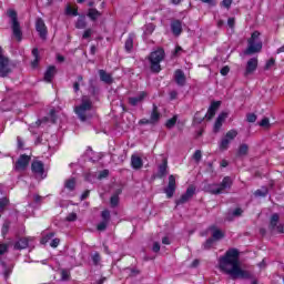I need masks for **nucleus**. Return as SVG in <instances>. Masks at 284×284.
Wrapping results in <instances>:
<instances>
[{"label": "nucleus", "instance_id": "1", "mask_svg": "<svg viewBox=\"0 0 284 284\" xmlns=\"http://www.w3.org/2000/svg\"><path fill=\"white\" fill-rule=\"evenodd\" d=\"M219 270L223 274L230 276L233 281L236 278H251V274L241 267V260H239V251L231 248L219 258Z\"/></svg>", "mask_w": 284, "mask_h": 284}, {"label": "nucleus", "instance_id": "2", "mask_svg": "<svg viewBox=\"0 0 284 284\" xmlns=\"http://www.w3.org/2000/svg\"><path fill=\"white\" fill-rule=\"evenodd\" d=\"M74 112L80 121H90L94 116V110L92 109V100L87 95H83L81 103L74 108Z\"/></svg>", "mask_w": 284, "mask_h": 284}, {"label": "nucleus", "instance_id": "3", "mask_svg": "<svg viewBox=\"0 0 284 284\" xmlns=\"http://www.w3.org/2000/svg\"><path fill=\"white\" fill-rule=\"evenodd\" d=\"M232 187V179L226 176L222 180L220 184H209L205 186V192L209 194H223L224 190H230Z\"/></svg>", "mask_w": 284, "mask_h": 284}, {"label": "nucleus", "instance_id": "4", "mask_svg": "<svg viewBox=\"0 0 284 284\" xmlns=\"http://www.w3.org/2000/svg\"><path fill=\"white\" fill-rule=\"evenodd\" d=\"M258 37H261V32L254 31L248 39V47L245 50V54H256V52H261L263 50V42L258 40Z\"/></svg>", "mask_w": 284, "mask_h": 284}, {"label": "nucleus", "instance_id": "5", "mask_svg": "<svg viewBox=\"0 0 284 284\" xmlns=\"http://www.w3.org/2000/svg\"><path fill=\"white\" fill-rule=\"evenodd\" d=\"M150 63L152 72H161V61L165 59V51L158 49L150 54Z\"/></svg>", "mask_w": 284, "mask_h": 284}, {"label": "nucleus", "instance_id": "6", "mask_svg": "<svg viewBox=\"0 0 284 284\" xmlns=\"http://www.w3.org/2000/svg\"><path fill=\"white\" fill-rule=\"evenodd\" d=\"M239 136V131L236 129H232L225 133V135L222 138L219 148L222 152H225V150L230 149V143L234 141Z\"/></svg>", "mask_w": 284, "mask_h": 284}, {"label": "nucleus", "instance_id": "7", "mask_svg": "<svg viewBox=\"0 0 284 284\" xmlns=\"http://www.w3.org/2000/svg\"><path fill=\"white\" fill-rule=\"evenodd\" d=\"M278 214H273L271 216L268 230L272 234H284V224L278 223Z\"/></svg>", "mask_w": 284, "mask_h": 284}, {"label": "nucleus", "instance_id": "8", "mask_svg": "<svg viewBox=\"0 0 284 284\" xmlns=\"http://www.w3.org/2000/svg\"><path fill=\"white\" fill-rule=\"evenodd\" d=\"M195 193H196V187L189 186L186 189V192L184 194H182L179 200H176V202H175L176 205H183V204L187 203V201H190L192 199V196H194Z\"/></svg>", "mask_w": 284, "mask_h": 284}, {"label": "nucleus", "instance_id": "9", "mask_svg": "<svg viewBox=\"0 0 284 284\" xmlns=\"http://www.w3.org/2000/svg\"><path fill=\"white\" fill-rule=\"evenodd\" d=\"M174 192H176V178H174V175H170L169 184L164 189V193L166 194L168 199H172L174 196Z\"/></svg>", "mask_w": 284, "mask_h": 284}, {"label": "nucleus", "instance_id": "10", "mask_svg": "<svg viewBox=\"0 0 284 284\" xmlns=\"http://www.w3.org/2000/svg\"><path fill=\"white\" fill-rule=\"evenodd\" d=\"M31 170H32L33 174H36L37 176H40V179H45V176H43V174L45 173L43 162L33 161L31 164Z\"/></svg>", "mask_w": 284, "mask_h": 284}, {"label": "nucleus", "instance_id": "11", "mask_svg": "<svg viewBox=\"0 0 284 284\" xmlns=\"http://www.w3.org/2000/svg\"><path fill=\"white\" fill-rule=\"evenodd\" d=\"M257 68H258V59L257 58L250 59L246 63L244 77H250V74H254Z\"/></svg>", "mask_w": 284, "mask_h": 284}, {"label": "nucleus", "instance_id": "12", "mask_svg": "<svg viewBox=\"0 0 284 284\" xmlns=\"http://www.w3.org/2000/svg\"><path fill=\"white\" fill-rule=\"evenodd\" d=\"M28 165H30V156L22 154L20 155L19 160L16 163V170L17 172H23V170H26V168H28Z\"/></svg>", "mask_w": 284, "mask_h": 284}, {"label": "nucleus", "instance_id": "13", "mask_svg": "<svg viewBox=\"0 0 284 284\" xmlns=\"http://www.w3.org/2000/svg\"><path fill=\"white\" fill-rule=\"evenodd\" d=\"M36 30L39 33L41 39H45L48 37V27H45V22L43 19L38 18L36 21Z\"/></svg>", "mask_w": 284, "mask_h": 284}, {"label": "nucleus", "instance_id": "14", "mask_svg": "<svg viewBox=\"0 0 284 284\" xmlns=\"http://www.w3.org/2000/svg\"><path fill=\"white\" fill-rule=\"evenodd\" d=\"M10 72H12V69H10V60H8V58L0 59V77L6 78Z\"/></svg>", "mask_w": 284, "mask_h": 284}, {"label": "nucleus", "instance_id": "15", "mask_svg": "<svg viewBox=\"0 0 284 284\" xmlns=\"http://www.w3.org/2000/svg\"><path fill=\"white\" fill-rule=\"evenodd\" d=\"M148 97V92L142 91L138 94V97L129 98L130 105H139V103H143L145 101V98Z\"/></svg>", "mask_w": 284, "mask_h": 284}, {"label": "nucleus", "instance_id": "16", "mask_svg": "<svg viewBox=\"0 0 284 284\" xmlns=\"http://www.w3.org/2000/svg\"><path fill=\"white\" fill-rule=\"evenodd\" d=\"M225 119H227V113L222 112L219 114L214 123L213 132H220L221 128H223V123H225Z\"/></svg>", "mask_w": 284, "mask_h": 284}, {"label": "nucleus", "instance_id": "17", "mask_svg": "<svg viewBox=\"0 0 284 284\" xmlns=\"http://www.w3.org/2000/svg\"><path fill=\"white\" fill-rule=\"evenodd\" d=\"M171 31L174 37H181V32H183V23L180 20H173L171 22Z\"/></svg>", "mask_w": 284, "mask_h": 284}, {"label": "nucleus", "instance_id": "18", "mask_svg": "<svg viewBox=\"0 0 284 284\" xmlns=\"http://www.w3.org/2000/svg\"><path fill=\"white\" fill-rule=\"evenodd\" d=\"M221 108V101L212 102L207 112H206V118L210 120L214 119V115L216 114V110Z\"/></svg>", "mask_w": 284, "mask_h": 284}, {"label": "nucleus", "instance_id": "19", "mask_svg": "<svg viewBox=\"0 0 284 284\" xmlns=\"http://www.w3.org/2000/svg\"><path fill=\"white\" fill-rule=\"evenodd\" d=\"M131 168L133 170H141L143 168V160L139 155L133 154L131 156Z\"/></svg>", "mask_w": 284, "mask_h": 284}, {"label": "nucleus", "instance_id": "20", "mask_svg": "<svg viewBox=\"0 0 284 284\" xmlns=\"http://www.w3.org/2000/svg\"><path fill=\"white\" fill-rule=\"evenodd\" d=\"M159 119H161V113H159V109L156 108V105H153V110H152L151 116L149 119L151 125L159 123Z\"/></svg>", "mask_w": 284, "mask_h": 284}, {"label": "nucleus", "instance_id": "21", "mask_svg": "<svg viewBox=\"0 0 284 284\" xmlns=\"http://www.w3.org/2000/svg\"><path fill=\"white\" fill-rule=\"evenodd\" d=\"M175 82L178 83V85H185V73H183L182 70H176L175 71V75H174Z\"/></svg>", "mask_w": 284, "mask_h": 284}, {"label": "nucleus", "instance_id": "22", "mask_svg": "<svg viewBox=\"0 0 284 284\" xmlns=\"http://www.w3.org/2000/svg\"><path fill=\"white\" fill-rule=\"evenodd\" d=\"M54 74H57V68L49 67L44 73V81H47V83H50L52 79H54Z\"/></svg>", "mask_w": 284, "mask_h": 284}, {"label": "nucleus", "instance_id": "23", "mask_svg": "<svg viewBox=\"0 0 284 284\" xmlns=\"http://www.w3.org/2000/svg\"><path fill=\"white\" fill-rule=\"evenodd\" d=\"M12 32L18 41H21L23 33L21 32V26L19 22L12 23Z\"/></svg>", "mask_w": 284, "mask_h": 284}, {"label": "nucleus", "instance_id": "24", "mask_svg": "<svg viewBox=\"0 0 284 284\" xmlns=\"http://www.w3.org/2000/svg\"><path fill=\"white\" fill-rule=\"evenodd\" d=\"M134 33H130L128 39L125 40L124 48L126 52H132V48H134Z\"/></svg>", "mask_w": 284, "mask_h": 284}, {"label": "nucleus", "instance_id": "25", "mask_svg": "<svg viewBox=\"0 0 284 284\" xmlns=\"http://www.w3.org/2000/svg\"><path fill=\"white\" fill-rule=\"evenodd\" d=\"M99 75H100L101 81H103V83L110 84L114 81L112 79V75L110 73L105 72L104 70H100Z\"/></svg>", "mask_w": 284, "mask_h": 284}, {"label": "nucleus", "instance_id": "26", "mask_svg": "<svg viewBox=\"0 0 284 284\" xmlns=\"http://www.w3.org/2000/svg\"><path fill=\"white\" fill-rule=\"evenodd\" d=\"M211 230L213 231L212 233L213 241H221V239L225 236V234H223L221 230L216 229V226L211 227Z\"/></svg>", "mask_w": 284, "mask_h": 284}, {"label": "nucleus", "instance_id": "27", "mask_svg": "<svg viewBox=\"0 0 284 284\" xmlns=\"http://www.w3.org/2000/svg\"><path fill=\"white\" fill-rule=\"evenodd\" d=\"M87 16L89 17V19H91V21H97V19L101 17V12L97 9H89Z\"/></svg>", "mask_w": 284, "mask_h": 284}, {"label": "nucleus", "instance_id": "28", "mask_svg": "<svg viewBox=\"0 0 284 284\" xmlns=\"http://www.w3.org/2000/svg\"><path fill=\"white\" fill-rule=\"evenodd\" d=\"M250 152V146L247 144H241L237 150V156H247Z\"/></svg>", "mask_w": 284, "mask_h": 284}, {"label": "nucleus", "instance_id": "29", "mask_svg": "<svg viewBox=\"0 0 284 284\" xmlns=\"http://www.w3.org/2000/svg\"><path fill=\"white\" fill-rule=\"evenodd\" d=\"M168 174V160H164V162L159 166L158 176L162 178Z\"/></svg>", "mask_w": 284, "mask_h": 284}, {"label": "nucleus", "instance_id": "30", "mask_svg": "<svg viewBox=\"0 0 284 284\" xmlns=\"http://www.w3.org/2000/svg\"><path fill=\"white\" fill-rule=\"evenodd\" d=\"M26 247H28V239H20L14 245L16 250H26Z\"/></svg>", "mask_w": 284, "mask_h": 284}, {"label": "nucleus", "instance_id": "31", "mask_svg": "<svg viewBox=\"0 0 284 284\" xmlns=\"http://www.w3.org/2000/svg\"><path fill=\"white\" fill-rule=\"evenodd\" d=\"M176 121H179V116L174 115L173 118L169 119L165 123L166 128L169 130H172V128H174V125H176Z\"/></svg>", "mask_w": 284, "mask_h": 284}, {"label": "nucleus", "instance_id": "32", "mask_svg": "<svg viewBox=\"0 0 284 284\" xmlns=\"http://www.w3.org/2000/svg\"><path fill=\"white\" fill-rule=\"evenodd\" d=\"M64 185H65L67 190H70L72 192V190H74V187H77V180H74L73 178L69 179V180H67Z\"/></svg>", "mask_w": 284, "mask_h": 284}, {"label": "nucleus", "instance_id": "33", "mask_svg": "<svg viewBox=\"0 0 284 284\" xmlns=\"http://www.w3.org/2000/svg\"><path fill=\"white\" fill-rule=\"evenodd\" d=\"M32 55L34 57V60L32 61V68H37V65H39V49L34 48L32 50Z\"/></svg>", "mask_w": 284, "mask_h": 284}, {"label": "nucleus", "instance_id": "34", "mask_svg": "<svg viewBox=\"0 0 284 284\" xmlns=\"http://www.w3.org/2000/svg\"><path fill=\"white\" fill-rule=\"evenodd\" d=\"M80 85H83V75L78 77V81L73 83V90L74 92H79Z\"/></svg>", "mask_w": 284, "mask_h": 284}, {"label": "nucleus", "instance_id": "35", "mask_svg": "<svg viewBox=\"0 0 284 284\" xmlns=\"http://www.w3.org/2000/svg\"><path fill=\"white\" fill-rule=\"evenodd\" d=\"M87 26L88 23L85 22V18H79L75 23V28H78V30H83Z\"/></svg>", "mask_w": 284, "mask_h": 284}, {"label": "nucleus", "instance_id": "36", "mask_svg": "<svg viewBox=\"0 0 284 284\" xmlns=\"http://www.w3.org/2000/svg\"><path fill=\"white\" fill-rule=\"evenodd\" d=\"M260 128H264L265 130H270L272 124L270 123V118H264L262 121L258 123Z\"/></svg>", "mask_w": 284, "mask_h": 284}, {"label": "nucleus", "instance_id": "37", "mask_svg": "<svg viewBox=\"0 0 284 284\" xmlns=\"http://www.w3.org/2000/svg\"><path fill=\"white\" fill-rule=\"evenodd\" d=\"M10 201L8 199H0V212H3V210H6V207H8Z\"/></svg>", "mask_w": 284, "mask_h": 284}, {"label": "nucleus", "instance_id": "38", "mask_svg": "<svg viewBox=\"0 0 284 284\" xmlns=\"http://www.w3.org/2000/svg\"><path fill=\"white\" fill-rule=\"evenodd\" d=\"M108 223H109V222H105V221L100 222V223L97 225V230H98L99 232H105V230H108Z\"/></svg>", "mask_w": 284, "mask_h": 284}, {"label": "nucleus", "instance_id": "39", "mask_svg": "<svg viewBox=\"0 0 284 284\" xmlns=\"http://www.w3.org/2000/svg\"><path fill=\"white\" fill-rule=\"evenodd\" d=\"M8 17L12 20V23H19V20H17V11L16 10H9Z\"/></svg>", "mask_w": 284, "mask_h": 284}, {"label": "nucleus", "instance_id": "40", "mask_svg": "<svg viewBox=\"0 0 284 284\" xmlns=\"http://www.w3.org/2000/svg\"><path fill=\"white\" fill-rule=\"evenodd\" d=\"M101 216L104 222L110 223V211L108 210L102 211Z\"/></svg>", "mask_w": 284, "mask_h": 284}, {"label": "nucleus", "instance_id": "41", "mask_svg": "<svg viewBox=\"0 0 284 284\" xmlns=\"http://www.w3.org/2000/svg\"><path fill=\"white\" fill-rule=\"evenodd\" d=\"M110 203H111L112 207H116V205H119V195L118 194L112 195L111 200H110Z\"/></svg>", "mask_w": 284, "mask_h": 284}, {"label": "nucleus", "instance_id": "42", "mask_svg": "<svg viewBox=\"0 0 284 284\" xmlns=\"http://www.w3.org/2000/svg\"><path fill=\"white\" fill-rule=\"evenodd\" d=\"M65 12H67V14H71L72 17H77L79 14L77 9H72V7H70V6L67 7Z\"/></svg>", "mask_w": 284, "mask_h": 284}, {"label": "nucleus", "instance_id": "43", "mask_svg": "<svg viewBox=\"0 0 284 284\" xmlns=\"http://www.w3.org/2000/svg\"><path fill=\"white\" fill-rule=\"evenodd\" d=\"M202 153H201V150H196L195 153L193 154V159L195 161V163H199L202 159Z\"/></svg>", "mask_w": 284, "mask_h": 284}, {"label": "nucleus", "instance_id": "44", "mask_svg": "<svg viewBox=\"0 0 284 284\" xmlns=\"http://www.w3.org/2000/svg\"><path fill=\"white\" fill-rule=\"evenodd\" d=\"M246 121H247L248 123H256V114H254V113H248V114L246 115Z\"/></svg>", "mask_w": 284, "mask_h": 284}, {"label": "nucleus", "instance_id": "45", "mask_svg": "<svg viewBox=\"0 0 284 284\" xmlns=\"http://www.w3.org/2000/svg\"><path fill=\"white\" fill-rule=\"evenodd\" d=\"M51 239H54V233H49V234L44 235V236L42 237L41 243L45 244V243H48V241H50Z\"/></svg>", "mask_w": 284, "mask_h": 284}, {"label": "nucleus", "instance_id": "46", "mask_svg": "<svg viewBox=\"0 0 284 284\" xmlns=\"http://www.w3.org/2000/svg\"><path fill=\"white\" fill-rule=\"evenodd\" d=\"M169 97L171 101H175V99H179V92L175 90L170 91Z\"/></svg>", "mask_w": 284, "mask_h": 284}, {"label": "nucleus", "instance_id": "47", "mask_svg": "<svg viewBox=\"0 0 284 284\" xmlns=\"http://www.w3.org/2000/svg\"><path fill=\"white\" fill-rule=\"evenodd\" d=\"M213 244H214V240L213 239L206 240V242L204 243V250H210Z\"/></svg>", "mask_w": 284, "mask_h": 284}, {"label": "nucleus", "instance_id": "48", "mask_svg": "<svg viewBox=\"0 0 284 284\" xmlns=\"http://www.w3.org/2000/svg\"><path fill=\"white\" fill-rule=\"evenodd\" d=\"M92 37V29H87L82 36V39H90Z\"/></svg>", "mask_w": 284, "mask_h": 284}, {"label": "nucleus", "instance_id": "49", "mask_svg": "<svg viewBox=\"0 0 284 284\" xmlns=\"http://www.w3.org/2000/svg\"><path fill=\"white\" fill-rule=\"evenodd\" d=\"M220 72L222 77H227L230 74V67H223Z\"/></svg>", "mask_w": 284, "mask_h": 284}, {"label": "nucleus", "instance_id": "50", "mask_svg": "<svg viewBox=\"0 0 284 284\" xmlns=\"http://www.w3.org/2000/svg\"><path fill=\"white\" fill-rule=\"evenodd\" d=\"M154 32V24H148L145 29V34H152Z\"/></svg>", "mask_w": 284, "mask_h": 284}, {"label": "nucleus", "instance_id": "51", "mask_svg": "<svg viewBox=\"0 0 284 284\" xmlns=\"http://www.w3.org/2000/svg\"><path fill=\"white\" fill-rule=\"evenodd\" d=\"M61 243V240L59 239H53L50 243L51 247H59V244Z\"/></svg>", "mask_w": 284, "mask_h": 284}, {"label": "nucleus", "instance_id": "52", "mask_svg": "<svg viewBox=\"0 0 284 284\" xmlns=\"http://www.w3.org/2000/svg\"><path fill=\"white\" fill-rule=\"evenodd\" d=\"M92 261H93L94 265H99V261H101V256L99 255V253H95L92 256Z\"/></svg>", "mask_w": 284, "mask_h": 284}, {"label": "nucleus", "instance_id": "53", "mask_svg": "<svg viewBox=\"0 0 284 284\" xmlns=\"http://www.w3.org/2000/svg\"><path fill=\"white\" fill-rule=\"evenodd\" d=\"M8 252V245L6 244H0V256H3Z\"/></svg>", "mask_w": 284, "mask_h": 284}, {"label": "nucleus", "instance_id": "54", "mask_svg": "<svg viewBox=\"0 0 284 284\" xmlns=\"http://www.w3.org/2000/svg\"><path fill=\"white\" fill-rule=\"evenodd\" d=\"M152 251L155 253L161 252V244H159V242H154Z\"/></svg>", "mask_w": 284, "mask_h": 284}, {"label": "nucleus", "instance_id": "55", "mask_svg": "<svg viewBox=\"0 0 284 284\" xmlns=\"http://www.w3.org/2000/svg\"><path fill=\"white\" fill-rule=\"evenodd\" d=\"M267 195V190H265L264 192L261 190L255 191V196H266Z\"/></svg>", "mask_w": 284, "mask_h": 284}, {"label": "nucleus", "instance_id": "56", "mask_svg": "<svg viewBox=\"0 0 284 284\" xmlns=\"http://www.w3.org/2000/svg\"><path fill=\"white\" fill-rule=\"evenodd\" d=\"M88 196H90V190H87L84 191L82 194H81V201H85V199H88Z\"/></svg>", "mask_w": 284, "mask_h": 284}, {"label": "nucleus", "instance_id": "57", "mask_svg": "<svg viewBox=\"0 0 284 284\" xmlns=\"http://www.w3.org/2000/svg\"><path fill=\"white\" fill-rule=\"evenodd\" d=\"M67 221H77V213H70L67 216Z\"/></svg>", "mask_w": 284, "mask_h": 284}, {"label": "nucleus", "instance_id": "58", "mask_svg": "<svg viewBox=\"0 0 284 284\" xmlns=\"http://www.w3.org/2000/svg\"><path fill=\"white\" fill-rule=\"evenodd\" d=\"M274 63H275L274 59L268 60V61L266 62L265 69H266V70H270V68H272V65H274Z\"/></svg>", "mask_w": 284, "mask_h": 284}, {"label": "nucleus", "instance_id": "59", "mask_svg": "<svg viewBox=\"0 0 284 284\" xmlns=\"http://www.w3.org/2000/svg\"><path fill=\"white\" fill-rule=\"evenodd\" d=\"M61 275H62V281H68V277L70 276V273L68 271H62Z\"/></svg>", "mask_w": 284, "mask_h": 284}, {"label": "nucleus", "instance_id": "60", "mask_svg": "<svg viewBox=\"0 0 284 284\" xmlns=\"http://www.w3.org/2000/svg\"><path fill=\"white\" fill-rule=\"evenodd\" d=\"M241 214H243V210L242 209H235L233 211V216H241Z\"/></svg>", "mask_w": 284, "mask_h": 284}, {"label": "nucleus", "instance_id": "61", "mask_svg": "<svg viewBox=\"0 0 284 284\" xmlns=\"http://www.w3.org/2000/svg\"><path fill=\"white\" fill-rule=\"evenodd\" d=\"M148 124L152 125V122H150V119L149 120L148 119L140 120V125H148Z\"/></svg>", "mask_w": 284, "mask_h": 284}, {"label": "nucleus", "instance_id": "62", "mask_svg": "<svg viewBox=\"0 0 284 284\" xmlns=\"http://www.w3.org/2000/svg\"><path fill=\"white\" fill-rule=\"evenodd\" d=\"M222 6H224V8H230V6H232V0H223Z\"/></svg>", "mask_w": 284, "mask_h": 284}, {"label": "nucleus", "instance_id": "63", "mask_svg": "<svg viewBox=\"0 0 284 284\" xmlns=\"http://www.w3.org/2000/svg\"><path fill=\"white\" fill-rule=\"evenodd\" d=\"M234 23H235L234 18H229L227 26L231 27V28H234Z\"/></svg>", "mask_w": 284, "mask_h": 284}, {"label": "nucleus", "instance_id": "64", "mask_svg": "<svg viewBox=\"0 0 284 284\" xmlns=\"http://www.w3.org/2000/svg\"><path fill=\"white\" fill-rule=\"evenodd\" d=\"M50 116H51V123H55L57 118L54 116V110L50 111Z\"/></svg>", "mask_w": 284, "mask_h": 284}]
</instances>
